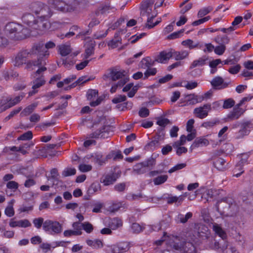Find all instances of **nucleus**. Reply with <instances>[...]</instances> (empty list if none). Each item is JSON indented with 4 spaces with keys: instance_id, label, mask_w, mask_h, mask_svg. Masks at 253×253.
Here are the masks:
<instances>
[{
    "instance_id": "f257e3e1",
    "label": "nucleus",
    "mask_w": 253,
    "mask_h": 253,
    "mask_svg": "<svg viewBox=\"0 0 253 253\" xmlns=\"http://www.w3.org/2000/svg\"><path fill=\"white\" fill-rule=\"evenodd\" d=\"M27 29L24 28L21 25L14 22L7 24L5 27V32L10 38L22 40L27 37Z\"/></svg>"
},
{
    "instance_id": "f03ea898",
    "label": "nucleus",
    "mask_w": 253,
    "mask_h": 253,
    "mask_svg": "<svg viewBox=\"0 0 253 253\" xmlns=\"http://www.w3.org/2000/svg\"><path fill=\"white\" fill-rule=\"evenodd\" d=\"M209 236L208 227L201 223L195 224L193 230L188 235L191 240L195 243H201V240L207 239Z\"/></svg>"
},
{
    "instance_id": "7ed1b4c3",
    "label": "nucleus",
    "mask_w": 253,
    "mask_h": 253,
    "mask_svg": "<svg viewBox=\"0 0 253 253\" xmlns=\"http://www.w3.org/2000/svg\"><path fill=\"white\" fill-rule=\"evenodd\" d=\"M55 46V44L51 41L47 42L45 45L42 42H39L35 44L32 47V52L36 53V55L42 56L45 59L49 55L48 49Z\"/></svg>"
},
{
    "instance_id": "20e7f679",
    "label": "nucleus",
    "mask_w": 253,
    "mask_h": 253,
    "mask_svg": "<svg viewBox=\"0 0 253 253\" xmlns=\"http://www.w3.org/2000/svg\"><path fill=\"white\" fill-rule=\"evenodd\" d=\"M43 230L51 235L61 233L62 231V225L59 222L49 219L44 221L42 225Z\"/></svg>"
},
{
    "instance_id": "39448f33",
    "label": "nucleus",
    "mask_w": 253,
    "mask_h": 253,
    "mask_svg": "<svg viewBox=\"0 0 253 253\" xmlns=\"http://www.w3.org/2000/svg\"><path fill=\"white\" fill-rule=\"evenodd\" d=\"M36 55V53L32 52V48L29 51L24 50L19 51L15 56L13 60V64L16 67H21L23 64H25L27 58H32L34 55Z\"/></svg>"
},
{
    "instance_id": "423d86ee",
    "label": "nucleus",
    "mask_w": 253,
    "mask_h": 253,
    "mask_svg": "<svg viewBox=\"0 0 253 253\" xmlns=\"http://www.w3.org/2000/svg\"><path fill=\"white\" fill-rule=\"evenodd\" d=\"M38 7L40 10L34 9V12L39 15V19H48L52 15V12L49 6L44 5L42 2L34 3V8Z\"/></svg>"
},
{
    "instance_id": "0eeeda50",
    "label": "nucleus",
    "mask_w": 253,
    "mask_h": 253,
    "mask_svg": "<svg viewBox=\"0 0 253 253\" xmlns=\"http://www.w3.org/2000/svg\"><path fill=\"white\" fill-rule=\"evenodd\" d=\"M48 4L53 8L63 12H71L74 10L72 5L60 0H49Z\"/></svg>"
},
{
    "instance_id": "6e6552de",
    "label": "nucleus",
    "mask_w": 253,
    "mask_h": 253,
    "mask_svg": "<svg viewBox=\"0 0 253 253\" xmlns=\"http://www.w3.org/2000/svg\"><path fill=\"white\" fill-rule=\"evenodd\" d=\"M238 126L240 127L238 138H242L249 134L251 129L253 128V123L251 120H243L238 124Z\"/></svg>"
},
{
    "instance_id": "1a4fd4ad",
    "label": "nucleus",
    "mask_w": 253,
    "mask_h": 253,
    "mask_svg": "<svg viewBox=\"0 0 253 253\" xmlns=\"http://www.w3.org/2000/svg\"><path fill=\"white\" fill-rule=\"evenodd\" d=\"M211 110V103L205 104L199 107L195 108L193 111V114L197 118L201 119L206 118L209 113Z\"/></svg>"
},
{
    "instance_id": "9d476101",
    "label": "nucleus",
    "mask_w": 253,
    "mask_h": 253,
    "mask_svg": "<svg viewBox=\"0 0 253 253\" xmlns=\"http://www.w3.org/2000/svg\"><path fill=\"white\" fill-rule=\"evenodd\" d=\"M37 55V59L29 60L25 63V69L28 71H32L36 67H40V66L45 65L46 63L45 59L39 55Z\"/></svg>"
},
{
    "instance_id": "9b49d317",
    "label": "nucleus",
    "mask_w": 253,
    "mask_h": 253,
    "mask_svg": "<svg viewBox=\"0 0 253 253\" xmlns=\"http://www.w3.org/2000/svg\"><path fill=\"white\" fill-rule=\"evenodd\" d=\"M155 164L154 160H149L147 161L138 163L135 165L133 169V171L137 174L144 173L146 171V168L152 166Z\"/></svg>"
},
{
    "instance_id": "f8f14e48",
    "label": "nucleus",
    "mask_w": 253,
    "mask_h": 253,
    "mask_svg": "<svg viewBox=\"0 0 253 253\" xmlns=\"http://www.w3.org/2000/svg\"><path fill=\"white\" fill-rule=\"evenodd\" d=\"M111 127L109 126H104L101 129H98L90 134L91 138H106L109 137V133Z\"/></svg>"
},
{
    "instance_id": "ddd939ff",
    "label": "nucleus",
    "mask_w": 253,
    "mask_h": 253,
    "mask_svg": "<svg viewBox=\"0 0 253 253\" xmlns=\"http://www.w3.org/2000/svg\"><path fill=\"white\" fill-rule=\"evenodd\" d=\"M214 248L218 249L221 248L223 251V253H237L235 247H230L228 248L227 244L225 242H214Z\"/></svg>"
},
{
    "instance_id": "4468645a",
    "label": "nucleus",
    "mask_w": 253,
    "mask_h": 253,
    "mask_svg": "<svg viewBox=\"0 0 253 253\" xmlns=\"http://www.w3.org/2000/svg\"><path fill=\"white\" fill-rule=\"evenodd\" d=\"M172 57L171 49H170L168 51L165 50L161 52L155 61L159 63H166Z\"/></svg>"
},
{
    "instance_id": "2eb2a0df",
    "label": "nucleus",
    "mask_w": 253,
    "mask_h": 253,
    "mask_svg": "<svg viewBox=\"0 0 253 253\" xmlns=\"http://www.w3.org/2000/svg\"><path fill=\"white\" fill-rule=\"evenodd\" d=\"M45 83V81L44 80L43 76H42L41 78L36 79L33 82V85L32 86L33 90L29 92V96H33V95L37 93L38 91L37 89L44 85Z\"/></svg>"
},
{
    "instance_id": "dca6fc26",
    "label": "nucleus",
    "mask_w": 253,
    "mask_h": 253,
    "mask_svg": "<svg viewBox=\"0 0 253 253\" xmlns=\"http://www.w3.org/2000/svg\"><path fill=\"white\" fill-rule=\"evenodd\" d=\"M9 225L12 228L17 227L26 228L30 227L31 226V223L27 219L15 221L14 220V219L12 218L10 220L9 223Z\"/></svg>"
},
{
    "instance_id": "f3484780",
    "label": "nucleus",
    "mask_w": 253,
    "mask_h": 253,
    "mask_svg": "<svg viewBox=\"0 0 253 253\" xmlns=\"http://www.w3.org/2000/svg\"><path fill=\"white\" fill-rule=\"evenodd\" d=\"M208 60V56L206 55L203 56L198 59L194 60L189 66V69L192 70L198 67H202L206 64Z\"/></svg>"
},
{
    "instance_id": "a211bd4d",
    "label": "nucleus",
    "mask_w": 253,
    "mask_h": 253,
    "mask_svg": "<svg viewBox=\"0 0 253 253\" xmlns=\"http://www.w3.org/2000/svg\"><path fill=\"white\" fill-rule=\"evenodd\" d=\"M252 98H253V96L249 94L247 96L243 97L238 103V117L246 110V106H244L243 108L241 107L245 105L246 102L250 101Z\"/></svg>"
},
{
    "instance_id": "6ab92c4d",
    "label": "nucleus",
    "mask_w": 253,
    "mask_h": 253,
    "mask_svg": "<svg viewBox=\"0 0 253 253\" xmlns=\"http://www.w3.org/2000/svg\"><path fill=\"white\" fill-rule=\"evenodd\" d=\"M209 144V140L204 137L197 138L191 146V149L199 147L207 146Z\"/></svg>"
},
{
    "instance_id": "aec40b11",
    "label": "nucleus",
    "mask_w": 253,
    "mask_h": 253,
    "mask_svg": "<svg viewBox=\"0 0 253 253\" xmlns=\"http://www.w3.org/2000/svg\"><path fill=\"white\" fill-rule=\"evenodd\" d=\"M115 7L111 6L110 5H105L99 7L95 11V15L98 16L100 14H104L110 12H114L116 10Z\"/></svg>"
},
{
    "instance_id": "412c9836",
    "label": "nucleus",
    "mask_w": 253,
    "mask_h": 253,
    "mask_svg": "<svg viewBox=\"0 0 253 253\" xmlns=\"http://www.w3.org/2000/svg\"><path fill=\"white\" fill-rule=\"evenodd\" d=\"M124 72V71H118L116 69H111L108 76H105V77L110 78L111 80L115 81L124 77L125 76Z\"/></svg>"
},
{
    "instance_id": "4be33fe9",
    "label": "nucleus",
    "mask_w": 253,
    "mask_h": 253,
    "mask_svg": "<svg viewBox=\"0 0 253 253\" xmlns=\"http://www.w3.org/2000/svg\"><path fill=\"white\" fill-rule=\"evenodd\" d=\"M23 22L30 27H33L36 25L37 21L33 15L31 13H26L22 17Z\"/></svg>"
},
{
    "instance_id": "5701e85b",
    "label": "nucleus",
    "mask_w": 253,
    "mask_h": 253,
    "mask_svg": "<svg viewBox=\"0 0 253 253\" xmlns=\"http://www.w3.org/2000/svg\"><path fill=\"white\" fill-rule=\"evenodd\" d=\"M172 57L176 61L183 60L188 57L189 52L187 50H181L180 51H175L171 49Z\"/></svg>"
},
{
    "instance_id": "b1692460",
    "label": "nucleus",
    "mask_w": 253,
    "mask_h": 253,
    "mask_svg": "<svg viewBox=\"0 0 253 253\" xmlns=\"http://www.w3.org/2000/svg\"><path fill=\"white\" fill-rule=\"evenodd\" d=\"M223 79L220 77L214 78L211 82V84L215 89L224 88L227 86L226 84H223Z\"/></svg>"
},
{
    "instance_id": "393cba45",
    "label": "nucleus",
    "mask_w": 253,
    "mask_h": 253,
    "mask_svg": "<svg viewBox=\"0 0 253 253\" xmlns=\"http://www.w3.org/2000/svg\"><path fill=\"white\" fill-rule=\"evenodd\" d=\"M212 228L215 233L222 239V242H225L227 234L222 228L218 224L215 223L213 225Z\"/></svg>"
},
{
    "instance_id": "a878e982",
    "label": "nucleus",
    "mask_w": 253,
    "mask_h": 253,
    "mask_svg": "<svg viewBox=\"0 0 253 253\" xmlns=\"http://www.w3.org/2000/svg\"><path fill=\"white\" fill-rule=\"evenodd\" d=\"M181 253H195L196 247L190 242H185L182 243Z\"/></svg>"
},
{
    "instance_id": "bb28decb",
    "label": "nucleus",
    "mask_w": 253,
    "mask_h": 253,
    "mask_svg": "<svg viewBox=\"0 0 253 253\" xmlns=\"http://www.w3.org/2000/svg\"><path fill=\"white\" fill-rule=\"evenodd\" d=\"M95 46V42L94 41H90L86 43L84 52V58L87 59L89 56L94 54Z\"/></svg>"
},
{
    "instance_id": "cd10ccee",
    "label": "nucleus",
    "mask_w": 253,
    "mask_h": 253,
    "mask_svg": "<svg viewBox=\"0 0 253 253\" xmlns=\"http://www.w3.org/2000/svg\"><path fill=\"white\" fill-rule=\"evenodd\" d=\"M186 197V195H180L178 197L177 196H169L165 198L167 200V204L169 205L175 203L177 206L181 205V203L184 200V198Z\"/></svg>"
},
{
    "instance_id": "c85d7f7f",
    "label": "nucleus",
    "mask_w": 253,
    "mask_h": 253,
    "mask_svg": "<svg viewBox=\"0 0 253 253\" xmlns=\"http://www.w3.org/2000/svg\"><path fill=\"white\" fill-rule=\"evenodd\" d=\"M48 19H39L37 21L36 25L34 26V29H39L40 30H45L48 29L50 27V24L47 21Z\"/></svg>"
},
{
    "instance_id": "c756f323",
    "label": "nucleus",
    "mask_w": 253,
    "mask_h": 253,
    "mask_svg": "<svg viewBox=\"0 0 253 253\" xmlns=\"http://www.w3.org/2000/svg\"><path fill=\"white\" fill-rule=\"evenodd\" d=\"M122 39L120 37V33L115 34L114 39L108 42V45L112 48H115L119 46L121 43Z\"/></svg>"
},
{
    "instance_id": "7c9ffc66",
    "label": "nucleus",
    "mask_w": 253,
    "mask_h": 253,
    "mask_svg": "<svg viewBox=\"0 0 253 253\" xmlns=\"http://www.w3.org/2000/svg\"><path fill=\"white\" fill-rule=\"evenodd\" d=\"M38 105V103L35 102L28 105L21 112L20 116L23 117L29 115L34 111Z\"/></svg>"
},
{
    "instance_id": "2f4dec72",
    "label": "nucleus",
    "mask_w": 253,
    "mask_h": 253,
    "mask_svg": "<svg viewBox=\"0 0 253 253\" xmlns=\"http://www.w3.org/2000/svg\"><path fill=\"white\" fill-rule=\"evenodd\" d=\"M79 52H75L70 55V56L62 60L63 64L66 68H69L71 66L74 64V62L73 60V59L76 57L78 54Z\"/></svg>"
},
{
    "instance_id": "473e14b6",
    "label": "nucleus",
    "mask_w": 253,
    "mask_h": 253,
    "mask_svg": "<svg viewBox=\"0 0 253 253\" xmlns=\"http://www.w3.org/2000/svg\"><path fill=\"white\" fill-rule=\"evenodd\" d=\"M79 52H75L70 55V56L62 60L63 64L66 68H69L71 66L74 64V62L73 60V59L76 57L78 54Z\"/></svg>"
},
{
    "instance_id": "72a5a7b5",
    "label": "nucleus",
    "mask_w": 253,
    "mask_h": 253,
    "mask_svg": "<svg viewBox=\"0 0 253 253\" xmlns=\"http://www.w3.org/2000/svg\"><path fill=\"white\" fill-rule=\"evenodd\" d=\"M92 157L93 162L100 166H103L107 163L105 157L100 153H95L94 155L92 156Z\"/></svg>"
},
{
    "instance_id": "f704fd0d",
    "label": "nucleus",
    "mask_w": 253,
    "mask_h": 253,
    "mask_svg": "<svg viewBox=\"0 0 253 253\" xmlns=\"http://www.w3.org/2000/svg\"><path fill=\"white\" fill-rule=\"evenodd\" d=\"M86 243L88 246L96 249L101 248L103 246L102 241L99 239L94 240L87 239L86 240Z\"/></svg>"
},
{
    "instance_id": "c9c22d12",
    "label": "nucleus",
    "mask_w": 253,
    "mask_h": 253,
    "mask_svg": "<svg viewBox=\"0 0 253 253\" xmlns=\"http://www.w3.org/2000/svg\"><path fill=\"white\" fill-rule=\"evenodd\" d=\"M128 250V246L126 243H121L115 245L114 247V251L116 253H122L126 252Z\"/></svg>"
},
{
    "instance_id": "e433bc0d",
    "label": "nucleus",
    "mask_w": 253,
    "mask_h": 253,
    "mask_svg": "<svg viewBox=\"0 0 253 253\" xmlns=\"http://www.w3.org/2000/svg\"><path fill=\"white\" fill-rule=\"evenodd\" d=\"M60 54L62 56H65L69 54L72 52V49L70 45L62 44L58 46Z\"/></svg>"
},
{
    "instance_id": "4c0bfd02",
    "label": "nucleus",
    "mask_w": 253,
    "mask_h": 253,
    "mask_svg": "<svg viewBox=\"0 0 253 253\" xmlns=\"http://www.w3.org/2000/svg\"><path fill=\"white\" fill-rule=\"evenodd\" d=\"M116 181V178L114 174L106 175L103 180L102 183L105 186L113 184Z\"/></svg>"
},
{
    "instance_id": "58836bf2",
    "label": "nucleus",
    "mask_w": 253,
    "mask_h": 253,
    "mask_svg": "<svg viewBox=\"0 0 253 253\" xmlns=\"http://www.w3.org/2000/svg\"><path fill=\"white\" fill-rule=\"evenodd\" d=\"M109 225L112 229L115 230L118 227L122 226V221L119 218H113L110 221Z\"/></svg>"
},
{
    "instance_id": "ea45409f",
    "label": "nucleus",
    "mask_w": 253,
    "mask_h": 253,
    "mask_svg": "<svg viewBox=\"0 0 253 253\" xmlns=\"http://www.w3.org/2000/svg\"><path fill=\"white\" fill-rule=\"evenodd\" d=\"M159 145L160 141L153 138V139L145 146V148L147 150L153 151L158 147Z\"/></svg>"
},
{
    "instance_id": "a19ab883",
    "label": "nucleus",
    "mask_w": 253,
    "mask_h": 253,
    "mask_svg": "<svg viewBox=\"0 0 253 253\" xmlns=\"http://www.w3.org/2000/svg\"><path fill=\"white\" fill-rule=\"evenodd\" d=\"M213 10V8L211 6L203 7L200 9L197 14V16L199 18H202L208 13H210Z\"/></svg>"
},
{
    "instance_id": "79ce46f5",
    "label": "nucleus",
    "mask_w": 253,
    "mask_h": 253,
    "mask_svg": "<svg viewBox=\"0 0 253 253\" xmlns=\"http://www.w3.org/2000/svg\"><path fill=\"white\" fill-rule=\"evenodd\" d=\"M215 41L219 44L224 45L229 42V39L226 35H218L215 38Z\"/></svg>"
},
{
    "instance_id": "37998d69",
    "label": "nucleus",
    "mask_w": 253,
    "mask_h": 253,
    "mask_svg": "<svg viewBox=\"0 0 253 253\" xmlns=\"http://www.w3.org/2000/svg\"><path fill=\"white\" fill-rule=\"evenodd\" d=\"M193 214L191 212H188L186 215L182 214H179L177 215V218L178 221L182 223H186L189 219L192 217Z\"/></svg>"
},
{
    "instance_id": "c03bdc74",
    "label": "nucleus",
    "mask_w": 253,
    "mask_h": 253,
    "mask_svg": "<svg viewBox=\"0 0 253 253\" xmlns=\"http://www.w3.org/2000/svg\"><path fill=\"white\" fill-rule=\"evenodd\" d=\"M235 104V101L232 98H228L223 100L222 108L225 109H230Z\"/></svg>"
},
{
    "instance_id": "a18cd8bd",
    "label": "nucleus",
    "mask_w": 253,
    "mask_h": 253,
    "mask_svg": "<svg viewBox=\"0 0 253 253\" xmlns=\"http://www.w3.org/2000/svg\"><path fill=\"white\" fill-rule=\"evenodd\" d=\"M168 176L167 175L158 176L154 179L153 182L155 185H160L164 183L168 179Z\"/></svg>"
},
{
    "instance_id": "49530a36",
    "label": "nucleus",
    "mask_w": 253,
    "mask_h": 253,
    "mask_svg": "<svg viewBox=\"0 0 253 253\" xmlns=\"http://www.w3.org/2000/svg\"><path fill=\"white\" fill-rule=\"evenodd\" d=\"M25 96L24 93H21V94L15 97L13 99H11L9 102V107H12L18 103Z\"/></svg>"
},
{
    "instance_id": "de8ad7c7",
    "label": "nucleus",
    "mask_w": 253,
    "mask_h": 253,
    "mask_svg": "<svg viewBox=\"0 0 253 253\" xmlns=\"http://www.w3.org/2000/svg\"><path fill=\"white\" fill-rule=\"evenodd\" d=\"M249 156V153H242L239 155H238V159H240L239 162H238V163H239L238 164V166L241 165H243L244 164L247 163Z\"/></svg>"
},
{
    "instance_id": "09e8293b",
    "label": "nucleus",
    "mask_w": 253,
    "mask_h": 253,
    "mask_svg": "<svg viewBox=\"0 0 253 253\" xmlns=\"http://www.w3.org/2000/svg\"><path fill=\"white\" fill-rule=\"evenodd\" d=\"M225 161L221 158L215 160L214 164L215 167L218 169L222 170L225 168Z\"/></svg>"
},
{
    "instance_id": "8fccbe9b",
    "label": "nucleus",
    "mask_w": 253,
    "mask_h": 253,
    "mask_svg": "<svg viewBox=\"0 0 253 253\" xmlns=\"http://www.w3.org/2000/svg\"><path fill=\"white\" fill-rule=\"evenodd\" d=\"M50 174L51 176L48 178V180H50V179H53V183L58 181L59 174L56 169H52L50 171Z\"/></svg>"
},
{
    "instance_id": "3c124183",
    "label": "nucleus",
    "mask_w": 253,
    "mask_h": 253,
    "mask_svg": "<svg viewBox=\"0 0 253 253\" xmlns=\"http://www.w3.org/2000/svg\"><path fill=\"white\" fill-rule=\"evenodd\" d=\"M33 133L31 131H28L21 135L18 138V140H29L32 138Z\"/></svg>"
},
{
    "instance_id": "603ef678",
    "label": "nucleus",
    "mask_w": 253,
    "mask_h": 253,
    "mask_svg": "<svg viewBox=\"0 0 253 253\" xmlns=\"http://www.w3.org/2000/svg\"><path fill=\"white\" fill-rule=\"evenodd\" d=\"M76 170L74 168H66L62 172V175L64 177L74 175L76 174Z\"/></svg>"
},
{
    "instance_id": "864d4df0",
    "label": "nucleus",
    "mask_w": 253,
    "mask_h": 253,
    "mask_svg": "<svg viewBox=\"0 0 253 253\" xmlns=\"http://www.w3.org/2000/svg\"><path fill=\"white\" fill-rule=\"evenodd\" d=\"M219 123V121L218 120H212L210 121H207L205 122H204L202 124V126L206 128H210L215 125H216L217 124H218Z\"/></svg>"
},
{
    "instance_id": "5fc2aeb1",
    "label": "nucleus",
    "mask_w": 253,
    "mask_h": 253,
    "mask_svg": "<svg viewBox=\"0 0 253 253\" xmlns=\"http://www.w3.org/2000/svg\"><path fill=\"white\" fill-rule=\"evenodd\" d=\"M82 228L87 233H90L93 230V225L88 222L82 223Z\"/></svg>"
},
{
    "instance_id": "6e6d98bb",
    "label": "nucleus",
    "mask_w": 253,
    "mask_h": 253,
    "mask_svg": "<svg viewBox=\"0 0 253 253\" xmlns=\"http://www.w3.org/2000/svg\"><path fill=\"white\" fill-rule=\"evenodd\" d=\"M157 70L155 68H149L144 73V80L147 79L150 76H154L157 73Z\"/></svg>"
},
{
    "instance_id": "4d7b16f0",
    "label": "nucleus",
    "mask_w": 253,
    "mask_h": 253,
    "mask_svg": "<svg viewBox=\"0 0 253 253\" xmlns=\"http://www.w3.org/2000/svg\"><path fill=\"white\" fill-rule=\"evenodd\" d=\"M237 108H234L232 111L230 112L226 118V121H230L237 118Z\"/></svg>"
},
{
    "instance_id": "13d9d810",
    "label": "nucleus",
    "mask_w": 253,
    "mask_h": 253,
    "mask_svg": "<svg viewBox=\"0 0 253 253\" xmlns=\"http://www.w3.org/2000/svg\"><path fill=\"white\" fill-rule=\"evenodd\" d=\"M142 198V194L139 193L138 194H134L132 193L127 194L126 195V199L127 200L132 201L134 200H138Z\"/></svg>"
},
{
    "instance_id": "bf43d9fd",
    "label": "nucleus",
    "mask_w": 253,
    "mask_h": 253,
    "mask_svg": "<svg viewBox=\"0 0 253 253\" xmlns=\"http://www.w3.org/2000/svg\"><path fill=\"white\" fill-rule=\"evenodd\" d=\"M44 222L42 217L36 218L33 220V223L35 227L37 229L41 228L42 225H43Z\"/></svg>"
},
{
    "instance_id": "052dcab7",
    "label": "nucleus",
    "mask_w": 253,
    "mask_h": 253,
    "mask_svg": "<svg viewBox=\"0 0 253 253\" xmlns=\"http://www.w3.org/2000/svg\"><path fill=\"white\" fill-rule=\"evenodd\" d=\"M165 135V129L164 128H161L158 130L156 135L154 136V138L159 141H162L164 139Z\"/></svg>"
},
{
    "instance_id": "680f3d73",
    "label": "nucleus",
    "mask_w": 253,
    "mask_h": 253,
    "mask_svg": "<svg viewBox=\"0 0 253 253\" xmlns=\"http://www.w3.org/2000/svg\"><path fill=\"white\" fill-rule=\"evenodd\" d=\"M181 44L183 46L188 47L190 49L195 48V43H194V42L190 39H188V40L183 41L182 42Z\"/></svg>"
},
{
    "instance_id": "e2e57ef3",
    "label": "nucleus",
    "mask_w": 253,
    "mask_h": 253,
    "mask_svg": "<svg viewBox=\"0 0 253 253\" xmlns=\"http://www.w3.org/2000/svg\"><path fill=\"white\" fill-rule=\"evenodd\" d=\"M63 235L65 237H70L72 236L81 235V232L80 231H74L72 230H67L64 231Z\"/></svg>"
},
{
    "instance_id": "0e129e2a",
    "label": "nucleus",
    "mask_w": 253,
    "mask_h": 253,
    "mask_svg": "<svg viewBox=\"0 0 253 253\" xmlns=\"http://www.w3.org/2000/svg\"><path fill=\"white\" fill-rule=\"evenodd\" d=\"M126 100V97L125 95H118L114 97L112 101L114 104L123 102Z\"/></svg>"
},
{
    "instance_id": "69168bd1",
    "label": "nucleus",
    "mask_w": 253,
    "mask_h": 253,
    "mask_svg": "<svg viewBox=\"0 0 253 253\" xmlns=\"http://www.w3.org/2000/svg\"><path fill=\"white\" fill-rule=\"evenodd\" d=\"M22 107H19L13 110V111H12L10 113V114L5 118L4 121L5 122H6V121H8L9 120H10L14 115L19 113L22 110Z\"/></svg>"
},
{
    "instance_id": "338daca9",
    "label": "nucleus",
    "mask_w": 253,
    "mask_h": 253,
    "mask_svg": "<svg viewBox=\"0 0 253 253\" xmlns=\"http://www.w3.org/2000/svg\"><path fill=\"white\" fill-rule=\"evenodd\" d=\"M225 49L226 47L225 45L220 44L219 45L215 47H214V51L216 54L221 55L224 53Z\"/></svg>"
},
{
    "instance_id": "774afa93",
    "label": "nucleus",
    "mask_w": 253,
    "mask_h": 253,
    "mask_svg": "<svg viewBox=\"0 0 253 253\" xmlns=\"http://www.w3.org/2000/svg\"><path fill=\"white\" fill-rule=\"evenodd\" d=\"M114 190L119 192H122L125 191L126 189V184L125 183H120L114 186Z\"/></svg>"
}]
</instances>
